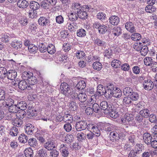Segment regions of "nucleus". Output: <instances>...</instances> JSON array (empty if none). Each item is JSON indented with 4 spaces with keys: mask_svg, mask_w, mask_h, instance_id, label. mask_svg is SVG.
<instances>
[{
    "mask_svg": "<svg viewBox=\"0 0 157 157\" xmlns=\"http://www.w3.org/2000/svg\"><path fill=\"white\" fill-rule=\"evenodd\" d=\"M87 123L85 121H80L77 122L75 124V127L77 131H81L86 128Z\"/></svg>",
    "mask_w": 157,
    "mask_h": 157,
    "instance_id": "obj_5",
    "label": "nucleus"
},
{
    "mask_svg": "<svg viewBox=\"0 0 157 157\" xmlns=\"http://www.w3.org/2000/svg\"><path fill=\"white\" fill-rule=\"evenodd\" d=\"M93 67L94 69L99 71L102 69V65L100 62H95L93 63Z\"/></svg>",
    "mask_w": 157,
    "mask_h": 157,
    "instance_id": "obj_41",
    "label": "nucleus"
},
{
    "mask_svg": "<svg viewBox=\"0 0 157 157\" xmlns=\"http://www.w3.org/2000/svg\"><path fill=\"white\" fill-rule=\"evenodd\" d=\"M109 137L111 140H118L119 137L118 133L115 131L112 132L110 133Z\"/></svg>",
    "mask_w": 157,
    "mask_h": 157,
    "instance_id": "obj_39",
    "label": "nucleus"
},
{
    "mask_svg": "<svg viewBox=\"0 0 157 157\" xmlns=\"http://www.w3.org/2000/svg\"><path fill=\"white\" fill-rule=\"evenodd\" d=\"M132 119V118L129 115H124L122 117L121 121L122 123L124 124H128L129 121H130Z\"/></svg>",
    "mask_w": 157,
    "mask_h": 157,
    "instance_id": "obj_29",
    "label": "nucleus"
},
{
    "mask_svg": "<svg viewBox=\"0 0 157 157\" xmlns=\"http://www.w3.org/2000/svg\"><path fill=\"white\" fill-rule=\"evenodd\" d=\"M25 131L28 134L32 135L35 131L34 127L32 124H27L26 125Z\"/></svg>",
    "mask_w": 157,
    "mask_h": 157,
    "instance_id": "obj_15",
    "label": "nucleus"
},
{
    "mask_svg": "<svg viewBox=\"0 0 157 157\" xmlns=\"http://www.w3.org/2000/svg\"><path fill=\"white\" fill-rule=\"evenodd\" d=\"M73 136L71 134H68L65 136L64 141L67 144H70L73 141Z\"/></svg>",
    "mask_w": 157,
    "mask_h": 157,
    "instance_id": "obj_49",
    "label": "nucleus"
},
{
    "mask_svg": "<svg viewBox=\"0 0 157 157\" xmlns=\"http://www.w3.org/2000/svg\"><path fill=\"white\" fill-rule=\"evenodd\" d=\"M143 84L144 88L148 90H151L154 87L153 82L150 79L145 80Z\"/></svg>",
    "mask_w": 157,
    "mask_h": 157,
    "instance_id": "obj_8",
    "label": "nucleus"
},
{
    "mask_svg": "<svg viewBox=\"0 0 157 157\" xmlns=\"http://www.w3.org/2000/svg\"><path fill=\"white\" fill-rule=\"evenodd\" d=\"M92 108L94 112L96 113H98L101 110L100 107L96 103H95L93 105Z\"/></svg>",
    "mask_w": 157,
    "mask_h": 157,
    "instance_id": "obj_63",
    "label": "nucleus"
},
{
    "mask_svg": "<svg viewBox=\"0 0 157 157\" xmlns=\"http://www.w3.org/2000/svg\"><path fill=\"white\" fill-rule=\"evenodd\" d=\"M69 19L72 21H74L78 19V16L77 13H71L69 16Z\"/></svg>",
    "mask_w": 157,
    "mask_h": 157,
    "instance_id": "obj_58",
    "label": "nucleus"
},
{
    "mask_svg": "<svg viewBox=\"0 0 157 157\" xmlns=\"http://www.w3.org/2000/svg\"><path fill=\"white\" fill-rule=\"evenodd\" d=\"M140 50L141 55L142 56H145L147 55L148 52V47L146 46H145L143 47H142Z\"/></svg>",
    "mask_w": 157,
    "mask_h": 157,
    "instance_id": "obj_61",
    "label": "nucleus"
},
{
    "mask_svg": "<svg viewBox=\"0 0 157 157\" xmlns=\"http://www.w3.org/2000/svg\"><path fill=\"white\" fill-rule=\"evenodd\" d=\"M77 98L78 100L80 102L82 103V102H85L87 99V96L84 93H79L77 95Z\"/></svg>",
    "mask_w": 157,
    "mask_h": 157,
    "instance_id": "obj_33",
    "label": "nucleus"
},
{
    "mask_svg": "<svg viewBox=\"0 0 157 157\" xmlns=\"http://www.w3.org/2000/svg\"><path fill=\"white\" fill-rule=\"evenodd\" d=\"M18 110L20 109L24 110L27 108V105L25 101H21L17 103Z\"/></svg>",
    "mask_w": 157,
    "mask_h": 157,
    "instance_id": "obj_25",
    "label": "nucleus"
},
{
    "mask_svg": "<svg viewBox=\"0 0 157 157\" xmlns=\"http://www.w3.org/2000/svg\"><path fill=\"white\" fill-rule=\"evenodd\" d=\"M44 136L42 133L40 132H37L35 135V137L41 143H44L45 141Z\"/></svg>",
    "mask_w": 157,
    "mask_h": 157,
    "instance_id": "obj_21",
    "label": "nucleus"
},
{
    "mask_svg": "<svg viewBox=\"0 0 157 157\" xmlns=\"http://www.w3.org/2000/svg\"><path fill=\"white\" fill-rule=\"evenodd\" d=\"M132 101L130 96L125 97L123 99V103L127 106L132 104Z\"/></svg>",
    "mask_w": 157,
    "mask_h": 157,
    "instance_id": "obj_34",
    "label": "nucleus"
},
{
    "mask_svg": "<svg viewBox=\"0 0 157 157\" xmlns=\"http://www.w3.org/2000/svg\"><path fill=\"white\" fill-rule=\"evenodd\" d=\"M141 147V145L139 144H137L135 147V150H136V151L134 150H131L128 155V157H137V154L140 153L141 150H138V147L140 149Z\"/></svg>",
    "mask_w": 157,
    "mask_h": 157,
    "instance_id": "obj_6",
    "label": "nucleus"
},
{
    "mask_svg": "<svg viewBox=\"0 0 157 157\" xmlns=\"http://www.w3.org/2000/svg\"><path fill=\"white\" fill-rule=\"evenodd\" d=\"M87 10L84 11V10L82 9L81 11H76L78 15V17L82 19L85 20L86 19L88 16V15L86 12Z\"/></svg>",
    "mask_w": 157,
    "mask_h": 157,
    "instance_id": "obj_17",
    "label": "nucleus"
},
{
    "mask_svg": "<svg viewBox=\"0 0 157 157\" xmlns=\"http://www.w3.org/2000/svg\"><path fill=\"white\" fill-rule=\"evenodd\" d=\"M39 24L43 26H46L49 24V20L44 17H40L38 20Z\"/></svg>",
    "mask_w": 157,
    "mask_h": 157,
    "instance_id": "obj_11",
    "label": "nucleus"
},
{
    "mask_svg": "<svg viewBox=\"0 0 157 157\" xmlns=\"http://www.w3.org/2000/svg\"><path fill=\"white\" fill-rule=\"evenodd\" d=\"M59 150L62 155L63 157H67L69 154L68 147L67 144H62L59 146Z\"/></svg>",
    "mask_w": 157,
    "mask_h": 157,
    "instance_id": "obj_4",
    "label": "nucleus"
},
{
    "mask_svg": "<svg viewBox=\"0 0 157 157\" xmlns=\"http://www.w3.org/2000/svg\"><path fill=\"white\" fill-rule=\"evenodd\" d=\"M97 17L98 18L100 19L102 21H104L106 18V15L103 12H100L97 14Z\"/></svg>",
    "mask_w": 157,
    "mask_h": 157,
    "instance_id": "obj_60",
    "label": "nucleus"
},
{
    "mask_svg": "<svg viewBox=\"0 0 157 157\" xmlns=\"http://www.w3.org/2000/svg\"><path fill=\"white\" fill-rule=\"evenodd\" d=\"M100 107L101 109L104 110L105 113L108 114L109 112L110 106H109L108 103L106 101H103L100 104Z\"/></svg>",
    "mask_w": 157,
    "mask_h": 157,
    "instance_id": "obj_7",
    "label": "nucleus"
},
{
    "mask_svg": "<svg viewBox=\"0 0 157 157\" xmlns=\"http://www.w3.org/2000/svg\"><path fill=\"white\" fill-rule=\"evenodd\" d=\"M114 90V88L113 84L111 83H109L107 84L106 89H105L103 95L107 99H109L113 95Z\"/></svg>",
    "mask_w": 157,
    "mask_h": 157,
    "instance_id": "obj_1",
    "label": "nucleus"
},
{
    "mask_svg": "<svg viewBox=\"0 0 157 157\" xmlns=\"http://www.w3.org/2000/svg\"><path fill=\"white\" fill-rule=\"evenodd\" d=\"M33 73L30 71H24L23 72L22 75V77L23 79L28 80L32 76H33Z\"/></svg>",
    "mask_w": 157,
    "mask_h": 157,
    "instance_id": "obj_38",
    "label": "nucleus"
},
{
    "mask_svg": "<svg viewBox=\"0 0 157 157\" xmlns=\"http://www.w3.org/2000/svg\"><path fill=\"white\" fill-rule=\"evenodd\" d=\"M18 139L20 142L23 143H26L28 140L27 136L23 133L21 135Z\"/></svg>",
    "mask_w": 157,
    "mask_h": 157,
    "instance_id": "obj_44",
    "label": "nucleus"
},
{
    "mask_svg": "<svg viewBox=\"0 0 157 157\" xmlns=\"http://www.w3.org/2000/svg\"><path fill=\"white\" fill-rule=\"evenodd\" d=\"M109 20L110 23L113 25H117L120 21L119 17L115 15L111 16L109 17Z\"/></svg>",
    "mask_w": 157,
    "mask_h": 157,
    "instance_id": "obj_16",
    "label": "nucleus"
},
{
    "mask_svg": "<svg viewBox=\"0 0 157 157\" xmlns=\"http://www.w3.org/2000/svg\"><path fill=\"white\" fill-rule=\"evenodd\" d=\"M24 154L26 157H33V152L32 149L30 147L26 149L24 151Z\"/></svg>",
    "mask_w": 157,
    "mask_h": 157,
    "instance_id": "obj_28",
    "label": "nucleus"
},
{
    "mask_svg": "<svg viewBox=\"0 0 157 157\" xmlns=\"http://www.w3.org/2000/svg\"><path fill=\"white\" fill-rule=\"evenodd\" d=\"M11 45L14 49L17 50L22 47V44L21 41L15 40L12 42Z\"/></svg>",
    "mask_w": 157,
    "mask_h": 157,
    "instance_id": "obj_20",
    "label": "nucleus"
},
{
    "mask_svg": "<svg viewBox=\"0 0 157 157\" xmlns=\"http://www.w3.org/2000/svg\"><path fill=\"white\" fill-rule=\"evenodd\" d=\"M30 8L32 10H36L38 9L40 7V4L36 2L31 1L29 4Z\"/></svg>",
    "mask_w": 157,
    "mask_h": 157,
    "instance_id": "obj_23",
    "label": "nucleus"
},
{
    "mask_svg": "<svg viewBox=\"0 0 157 157\" xmlns=\"http://www.w3.org/2000/svg\"><path fill=\"white\" fill-rule=\"evenodd\" d=\"M121 64V62L117 59L113 60L111 63V66L115 68L120 67Z\"/></svg>",
    "mask_w": 157,
    "mask_h": 157,
    "instance_id": "obj_47",
    "label": "nucleus"
},
{
    "mask_svg": "<svg viewBox=\"0 0 157 157\" xmlns=\"http://www.w3.org/2000/svg\"><path fill=\"white\" fill-rule=\"evenodd\" d=\"M17 117L18 119L14 121V122L13 123V124L15 126L14 127H20L22 124V121L21 120L23 119V117H21V116L20 115V117H19L17 116Z\"/></svg>",
    "mask_w": 157,
    "mask_h": 157,
    "instance_id": "obj_31",
    "label": "nucleus"
},
{
    "mask_svg": "<svg viewBox=\"0 0 157 157\" xmlns=\"http://www.w3.org/2000/svg\"><path fill=\"white\" fill-rule=\"evenodd\" d=\"M29 85L32 86L33 87L34 89L35 88V86L34 85L37 83V79L36 77L35 76H32L28 80Z\"/></svg>",
    "mask_w": 157,
    "mask_h": 157,
    "instance_id": "obj_26",
    "label": "nucleus"
},
{
    "mask_svg": "<svg viewBox=\"0 0 157 157\" xmlns=\"http://www.w3.org/2000/svg\"><path fill=\"white\" fill-rule=\"evenodd\" d=\"M109 106H110V108L109 112L108 114L111 117L114 118H116L118 117L119 114L118 113L115 111L116 108L114 107V105H113L109 104Z\"/></svg>",
    "mask_w": 157,
    "mask_h": 157,
    "instance_id": "obj_10",
    "label": "nucleus"
},
{
    "mask_svg": "<svg viewBox=\"0 0 157 157\" xmlns=\"http://www.w3.org/2000/svg\"><path fill=\"white\" fill-rule=\"evenodd\" d=\"M29 144L31 147L36 148L38 146V142L36 138H30L28 140Z\"/></svg>",
    "mask_w": 157,
    "mask_h": 157,
    "instance_id": "obj_22",
    "label": "nucleus"
},
{
    "mask_svg": "<svg viewBox=\"0 0 157 157\" xmlns=\"http://www.w3.org/2000/svg\"><path fill=\"white\" fill-rule=\"evenodd\" d=\"M29 5L28 2L25 0H19L17 2V5L18 7L22 9L27 7Z\"/></svg>",
    "mask_w": 157,
    "mask_h": 157,
    "instance_id": "obj_18",
    "label": "nucleus"
},
{
    "mask_svg": "<svg viewBox=\"0 0 157 157\" xmlns=\"http://www.w3.org/2000/svg\"><path fill=\"white\" fill-rule=\"evenodd\" d=\"M40 7L44 9H49L51 6L48 0H44L40 3Z\"/></svg>",
    "mask_w": 157,
    "mask_h": 157,
    "instance_id": "obj_24",
    "label": "nucleus"
},
{
    "mask_svg": "<svg viewBox=\"0 0 157 157\" xmlns=\"http://www.w3.org/2000/svg\"><path fill=\"white\" fill-rule=\"evenodd\" d=\"M18 87L21 90L27 89L28 90H33V87L28 85L27 82L24 80H22L18 83Z\"/></svg>",
    "mask_w": 157,
    "mask_h": 157,
    "instance_id": "obj_3",
    "label": "nucleus"
},
{
    "mask_svg": "<svg viewBox=\"0 0 157 157\" xmlns=\"http://www.w3.org/2000/svg\"><path fill=\"white\" fill-rule=\"evenodd\" d=\"M133 91L132 88L129 87H127L124 88L123 91L124 94L127 96H129L132 93V92Z\"/></svg>",
    "mask_w": 157,
    "mask_h": 157,
    "instance_id": "obj_50",
    "label": "nucleus"
},
{
    "mask_svg": "<svg viewBox=\"0 0 157 157\" xmlns=\"http://www.w3.org/2000/svg\"><path fill=\"white\" fill-rule=\"evenodd\" d=\"M129 96L132 101L138 100L140 98L139 95L137 92L133 91Z\"/></svg>",
    "mask_w": 157,
    "mask_h": 157,
    "instance_id": "obj_45",
    "label": "nucleus"
},
{
    "mask_svg": "<svg viewBox=\"0 0 157 157\" xmlns=\"http://www.w3.org/2000/svg\"><path fill=\"white\" fill-rule=\"evenodd\" d=\"M131 38L132 40L136 41L140 40L141 37L140 34L138 33H135L131 35Z\"/></svg>",
    "mask_w": 157,
    "mask_h": 157,
    "instance_id": "obj_48",
    "label": "nucleus"
},
{
    "mask_svg": "<svg viewBox=\"0 0 157 157\" xmlns=\"http://www.w3.org/2000/svg\"><path fill=\"white\" fill-rule=\"evenodd\" d=\"M50 152V156L51 157H58L59 153L56 149H52Z\"/></svg>",
    "mask_w": 157,
    "mask_h": 157,
    "instance_id": "obj_62",
    "label": "nucleus"
},
{
    "mask_svg": "<svg viewBox=\"0 0 157 157\" xmlns=\"http://www.w3.org/2000/svg\"><path fill=\"white\" fill-rule=\"evenodd\" d=\"M112 32L115 36H118L121 34V29L120 27H115L113 29Z\"/></svg>",
    "mask_w": 157,
    "mask_h": 157,
    "instance_id": "obj_37",
    "label": "nucleus"
},
{
    "mask_svg": "<svg viewBox=\"0 0 157 157\" xmlns=\"http://www.w3.org/2000/svg\"><path fill=\"white\" fill-rule=\"evenodd\" d=\"M66 123L64 126V128L67 132H69L71 131L72 129V127L71 125L72 122H66Z\"/></svg>",
    "mask_w": 157,
    "mask_h": 157,
    "instance_id": "obj_55",
    "label": "nucleus"
},
{
    "mask_svg": "<svg viewBox=\"0 0 157 157\" xmlns=\"http://www.w3.org/2000/svg\"><path fill=\"white\" fill-rule=\"evenodd\" d=\"M78 27L76 24L72 23V24H70L68 26V28L69 30L71 32H74L76 31V29H77Z\"/></svg>",
    "mask_w": 157,
    "mask_h": 157,
    "instance_id": "obj_57",
    "label": "nucleus"
},
{
    "mask_svg": "<svg viewBox=\"0 0 157 157\" xmlns=\"http://www.w3.org/2000/svg\"><path fill=\"white\" fill-rule=\"evenodd\" d=\"M152 139L151 135L148 132H145L143 134V140L145 143L149 145L151 144Z\"/></svg>",
    "mask_w": 157,
    "mask_h": 157,
    "instance_id": "obj_12",
    "label": "nucleus"
},
{
    "mask_svg": "<svg viewBox=\"0 0 157 157\" xmlns=\"http://www.w3.org/2000/svg\"><path fill=\"white\" fill-rule=\"evenodd\" d=\"M8 71L6 68L4 67H1L0 68V78H5L7 76L6 74Z\"/></svg>",
    "mask_w": 157,
    "mask_h": 157,
    "instance_id": "obj_43",
    "label": "nucleus"
},
{
    "mask_svg": "<svg viewBox=\"0 0 157 157\" xmlns=\"http://www.w3.org/2000/svg\"><path fill=\"white\" fill-rule=\"evenodd\" d=\"M60 89L62 91V93L65 96H68V94H72L69 86L67 83H62L60 86Z\"/></svg>",
    "mask_w": 157,
    "mask_h": 157,
    "instance_id": "obj_2",
    "label": "nucleus"
},
{
    "mask_svg": "<svg viewBox=\"0 0 157 157\" xmlns=\"http://www.w3.org/2000/svg\"><path fill=\"white\" fill-rule=\"evenodd\" d=\"M126 29L131 33L136 32V29L133 24L131 22H128L126 23L125 26Z\"/></svg>",
    "mask_w": 157,
    "mask_h": 157,
    "instance_id": "obj_13",
    "label": "nucleus"
},
{
    "mask_svg": "<svg viewBox=\"0 0 157 157\" xmlns=\"http://www.w3.org/2000/svg\"><path fill=\"white\" fill-rule=\"evenodd\" d=\"M18 129L16 127H13L10 130V134L12 136H17L18 133Z\"/></svg>",
    "mask_w": 157,
    "mask_h": 157,
    "instance_id": "obj_51",
    "label": "nucleus"
},
{
    "mask_svg": "<svg viewBox=\"0 0 157 157\" xmlns=\"http://www.w3.org/2000/svg\"><path fill=\"white\" fill-rule=\"evenodd\" d=\"M38 154L39 157H46L47 155V151L43 148L40 150Z\"/></svg>",
    "mask_w": 157,
    "mask_h": 157,
    "instance_id": "obj_56",
    "label": "nucleus"
},
{
    "mask_svg": "<svg viewBox=\"0 0 157 157\" xmlns=\"http://www.w3.org/2000/svg\"><path fill=\"white\" fill-rule=\"evenodd\" d=\"M94 43L95 44L100 46H103L105 45V41L99 38H97L95 40Z\"/></svg>",
    "mask_w": 157,
    "mask_h": 157,
    "instance_id": "obj_52",
    "label": "nucleus"
},
{
    "mask_svg": "<svg viewBox=\"0 0 157 157\" xmlns=\"http://www.w3.org/2000/svg\"><path fill=\"white\" fill-rule=\"evenodd\" d=\"M107 27L105 25H102L100 26L98 31L99 33L104 34L107 31Z\"/></svg>",
    "mask_w": 157,
    "mask_h": 157,
    "instance_id": "obj_53",
    "label": "nucleus"
},
{
    "mask_svg": "<svg viewBox=\"0 0 157 157\" xmlns=\"http://www.w3.org/2000/svg\"><path fill=\"white\" fill-rule=\"evenodd\" d=\"M155 62L152 57H146L144 59V64L147 66H151Z\"/></svg>",
    "mask_w": 157,
    "mask_h": 157,
    "instance_id": "obj_27",
    "label": "nucleus"
},
{
    "mask_svg": "<svg viewBox=\"0 0 157 157\" xmlns=\"http://www.w3.org/2000/svg\"><path fill=\"white\" fill-rule=\"evenodd\" d=\"M76 56L77 58L82 59V58L85 56V54L83 52L79 51L76 53Z\"/></svg>",
    "mask_w": 157,
    "mask_h": 157,
    "instance_id": "obj_64",
    "label": "nucleus"
},
{
    "mask_svg": "<svg viewBox=\"0 0 157 157\" xmlns=\"http://www.w3.org/2000/svg\"><path fill=\"white\" fill-rule=\"evenodd\" d=\"M8 110L9 112L13 113H17L18 111L17 106V103L12 106L8 107Z\"/></svg>",
    "mask_w": 157,
    "mask_h": 157,
    "instance_id": "obj_30",
    "label": "nucleus"
},
{
    "mask_svg": "<svg viewBox=\"0 0 157 157\" xmlns=\"http://www.w3.org/2000/svg\"><path fill=\"white\" fill-rule=\"evenodd\" d=\"M156 2L155 0H147V2L148 4L145 8V10L147 12L152 13L153 12L152 10V6Z\"/></svg>",
    "mask_w": 157,
    "mask_h": 157,
    "instance_id": "obj_9",
    "label": "nucleus"
},
{
    "mask_svg": "<svg viewBox=\"0 0 157 157\" xmlns=\"http://www.w3.org/2000/svg\"><path fill=\"white\" fill-rule=\"evenodd\" d=\"M64 121L65 122H72L73 121V117L70 114H65L64 116Z\"/></svg>",
    "mask_w": 157,
    "mask_h": 157,
    "instance_id": "obj_54",
    "label": "nucleus"
},
{
    "mask_svg": "<svg viewBox=\"0 0 157 157\" xmlns=\"http://www.w3.org/2000/svg\"><path fill=\"white\" fill-rule=\"evenodd\" d=\"M86 86V84L85 81L81 80L79 81L77 83L76 88L78 90H83L85 88Z\"/></svg>",
    "mask_w": 157,
    "mask_h": 157,
    "instance_id": "obj_36",
    "label": "nucleus"
},
{
    "mask_svg": "<svg viewBox=\"0 0 157 157\" xmlns=\"http://www.w3.org/2000/svg\"><path fill=\"white\" fill-rule=\"evenodd\" d=\"M97 90L99 94H98L103 95L105 91V89L103 86V85H99L97 87Z\"/></svg>",
    "mask_w": 157,
    "mask_h": 157,
    "instance_id": "obj_46",
    "label": "nucleus"
},
{
    "mask_svg": "<svg viewBox=\"0 0 157 157\" xmlns=\"http://www.w3.org/2000/svg\"><path fill=\"white\" fill-rule=\"evenodd\" d=\"M139 113L142 117L145 118H147L149 115L150 111L147 109H145L140 110Z\"/></svg>",
    "mask_w": 157,
    "mask_h": 157,
    "instance_id": "obj_35",
    "label": "nucleus"
},
{
    "mask_svg": "<svg viewBox=\"0 0 157 157\" xmlns=\"http://www.w3.org/2000/svg\"><path fill=\"white\" fill-rule=\"evenodd\" d=\"M28 49L30 53L33 54H35L38 50L37 47L32 44H30L29 45Z\"/></svg>",
    "mask_w": 157,
    "mask_h": 157,
    "instance_id": "obj_32",
    "label": "nucleus"
},
{
    "mask_svg": "<svg viewBox=\"0 0 157 157\" xmlns=\"http://www.w3.org/2000/svg\"><path fill=\"white\" fill-rule=\"evenodd\" d=\"M6 75L8 79L13 80L16 77L17 73L15 70H9L8 71Z\"/></svg>",
    "mask_w": 157,
    "mask_h": 157,
    "instance_id": "obj_14",
    "label": "nucleus"
},
{
    "mask_svg": "<svg viewBox=\"0 0 157 157\" xmlns=\"http://www.w3.org/2000/svg\"><path fill=\"white\" fill-rule=\"evenodd\" d=\"M47 50L48 52L51 54H54L56 51L55 46L51 44H49L47 47Z\"/></svg>",
    "mask_w": 157,
    "mask_h": 157,
    "instance_id": "obj_42",
    "label": "nucleus"
},
{
    "mask_svg": "<svg viewBox=\"0 0 157 157\" xmlns=\"http://www.w3.org/2000/svg\"><path fill=\"white\" fill-rule=\"evenodd\" d=\"M44 147L48 150H51L55 148L56 145L53 142L48 141L44 144Z\"/></svg>",
    "mask_w": 157,
    "mask_h": 157,
    "instance_id": "obj_19",
    "label": "nucleus"
},
{
    "mask_svg": "<svg viewBox=\"0 0 157 157\" xmlns=\"http://www.w3.org/2000/svg\"><path fill=\"white\" fill-rule=\"evenodd\" d=\"M6 104L5 106L6 107H8L10 106H12L14 105L16 103V101H14L13 99L12 98L9 99L7 102H6Z\"/></svg>",
    "mask_w": 157,
    "mask_h": 157,
    "instance_id": "obj_59",
    "label": "nucleus"
},
{
    "mask_svg": "<svg viewBox=\"0 0 157 157\" xmlns=\"http://www.w3.org/2000/svg\"><path fill=\"white\" fill-rule=\"evenodd\" d=\"M86 32L83 29H78L77 31V36L81 37H84L86 35Z\"/></svg>",
    "mask_w": 157,
    "mask_h": 157,
    "instance_id": "obj_40",
    "label": "nucleus"
}]
</instances>
